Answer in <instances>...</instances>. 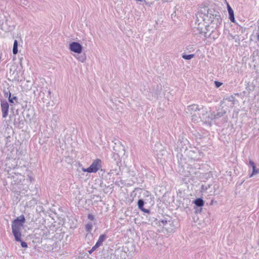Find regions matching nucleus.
Wrapping results in <instances>:
<instances>
[{
  "label": "nucleus",
  "instance_id": "obj_1",
  "mask_svg": "<svg viewBox=\"0 0 259 259\" xmlns=\"http://www.w3.org/2000/svg\"><path fill=\"white\" fill-rule=\"evenodd\" d=\"M196 21L198 24L204 22L207 24L214 23L217 26L221 24L222 19L219 13L213 9L203 8L196 14Z\"/></svg>",
  "mask_w": 259,
  "mask_h": 259
},
{
  "label": "nucleus",
  "instance_id": "obj_2",
  "mask_svg": "<svg viewBox=\"0 0 259 259\" xmlns=\"http://www.w3.org/2000/svg\"><path fill=\"white\" fill-rule=\"evenodd\" d=\"M25 222V218L23 215H21L14 220L12 223V231L15 241L20 242L22 247L27 248L28 247L27 243L21 240L22 234L21 230Z\"/></svg>",
  "mask_w": 259,
  "mask_h": 259
},
{
  "label": "nucleus",
  "instance_id": "obj_3",
  "mask_svg": "<svg viewBox=\"0 0 259 259\" xmlns=\"http://www.w3.org/2000/svg\"><path fill=\"white\" fill-rule=\"evenodd\" d=\"M186 112L190 115L192 118V120L195 121L198 120L199 118L204 119V114L207 111L203 107L199 108L198 105L193 104L187 106L186 108Z\"/></svg>",
  "mask_w": 259,
  "mask_h": 259
},
{
  "label": "nucleus",
  "instance_id": "obj_4",
  "mask_svg": "<svg viewBox=\"0 0 259 259\" xmlns=\"http://www.w3.org/2000/svg\"><path fill=\"white\" fill-rule=\"evenodd\" d=\"M102 167V161L100 159H96L92 162L88 168H82V170L83 172L89 173L96 172Z\"/></svg>",
  "mask_w": 259,
  "mask_h": 259
},
{
  "label": "nucleus",
  "instance_id": "obj_5",
  "mask_svg": "<svg viewBox=\"0 0 259 259\" xmlns=\"http://www.w3.org/2000/svg\"><path fill=\"white\" fill-rule=\"evenodd\" d=\"M69 49L73 52L80 54L82 51V46L79 42L73 41L69 44Z\"/></svg>",
  "mask_w": 259,
  "mask_h": 259
},
{
  "label": "nucleus",
  "instance_id": "obj_6",
  "mask_svg": "<svg viewBox=\"0 0 259 259\" xmlns=\"http://www.w3.org/2000/svg\"><path fill=\"white\" fill-rule=\"evenodd\" d=\"M1 106L3 113V117L6 118L8 115L9 105L7 101L1 100Z\"/></svg>",
  "mask_w": 259,
  "mask_h": 259
},
{
  "label": "nucleus",
  "instance_id": "obj_7",
  "mask_svg": "<svg viewBox=\"0 0 259 259\" xmlns=\"http://www.w3.org/2000/svg\"><path fill=\"white\" fill-rule=\"evenodd\" d=\"M4 94L5 97L8 98L9 102H10L11 106L18 103V98L14 95H12L10 92H5Z\"/></svg>",
  "mask_w": 259,
  "mask_h": 259
},
{
  "label": "nucleus",
  "instance_id": "obj_8",
  "mask_svg": "<svg viewBox=\"0 0 259 259\" xmlns=\"http://www.w3.org/2000/svg\"><path fill=\"white\" fill-rule=\"evenodd\" d=\"M248 165L252 168V172L249 175V178L259 173V169L256 168L255 164L253 161L249 160Z\"/></svg>",
  "mask_w": 259,
  "mask_h": 259
},
{
  "label": "nucleus",
  "instance_id": "obj_9",
  "mask_svg": "<svg viewBox=\"0 0 259 259\" xmlns=\"http://www.w3.org/2000/svg\"><path fill=\"white\" fill-rule=\"evenodd\" d=\"M225 113H226V111H225L224 110L219 111V112H217V113L213 112V113H211L210 116H208V121H209V119L212 120L213 119H218V118L222 117Z\"/></svg>",
  "mask_w": 259,
  "mask_h": 259
},
{
  "label": "nucleus",
  "instance_id": "obj_10",
  "mask_svg": "<svg viewBox=\"0 0 259 259\" xmlns=\"http://www.w3.org/2000/svg\"><path fill=\"white\" fill-rule=\"evenodd\" d=\"M145 202L143 199H139L138 201V206L139 208L142 210V211L147 213H149L150 210L148 209H146L144 207Z\"/></svg>",
  "mask_w": 259,
  "mask_h": 259
},
{
  "label": "nucleus",
  "instance_id": "obj_11",
  "mask_svg": "<svg viewBox=\"0 0 259 259\" xmlns=\"http://www.w3.org/2000/svg\"><path fill=\"white\" fill-rule=\"evenodd\" d=\"M106 238V235L105 234L101 235L99 236V239L97 241L96 243L95 244V245L98 247H100L102 244V243L105 241Z\"/></svg>",
  "mask_w": 259,
  "mask_h": 259
},
{
  "label": "nucleus",
  "instance_id": "obj_12",
  "mask_svg": "<svg viewBox=\"0 0 259 259\" xmlns=\"http://www.w3.org/2000/svg\"><path fill=\"white\" fill-rule=\"evenodd\" d=\"M93 228V224L91 222H89L85 225V230L88 232V234H91Z\"/></svg>",
  "mask_w": 259,
  "mask_h": 259
},
{
  "label": "nucleus",
  "instance_id": "obj_13",
  "mask_svg": "<svg viewBox=\"0 0 259 259\" xmlns=\"http://www.w3.org/2000/svg\"><path fill=\"white\" fill-rule=\"evenodd\" d=\"M194 204L199 207H201L204 205V201L202 198H198L194 200Z\"/></svg>",
  "mask_w": 259,
  "mask_h": 259
},
{
  "label": "nucleus",
  "instance_id": "obj_14",
  "mask_svg": "<svg viewBox=\"0 0 259 259\" xmlns=\"http://www.w3.org/2000/svg\"><path fill=\"white\" fill-rule=\"evenodd\" d=\"M13 53L16 55L18 53V42L17 40H15L13 44Z\"/></svg>",
  "mask_w": 259,
  "mask_h": 259
},
{
  "label": "nucleus",
  "instance_id": "obj_15",
  "mask_svg": "<svg viewBox=\"0 0 259 259\" xmlns=\"http://www.w3.org/2000/svg\"><path fill=\"white\" fill-rule=\"evenodd\" d=\"M195 56V55L194 54H189V55H186V54H183L182 56V57L185 59V60H190L191 59H192L193 58H194Z\"/></svg>",
  "mask_w": 259,
  "mask_h": 259
},
{
  "label": "nucleus",
  "instance_id": "obj_16",
  "mask_svg": "<svg viewBox=\"0 0 259 259\" xmlns=\"http://www.w3.org/2000/svg\"><path fill=\"white\" fill-rule=\"evenodd\" d=\"M229 16V19L230 21L232 22H235V17L234 15V12L233 10H229V12H228Z\"/></svg>",
  "mask_w": 259,
  "mask_h": 259
},
{
  "label": "nucleus",
  "instance_id": "obj_17",
  "mask_svg": "<svg viewBox=\"0 0 259 259\" xmlns=\"http://www.w3.org/2000/svg\"><path fill=\"white\" fill-rule=\"evenodd\" d=\"M77 59L81 62H84L86 60V56L84 54L79 55Z\"/></svg>",
  "mask_w": 259,
  "mask_h": 259
},
{
  "label": "nucleus",
  "instance_id": "obj_18",
  "mask_svg": "<svg viewBox=\"0 0 259 259\" xmlns=\"http://www.w3.org/2000/svg\"><path fill=\"white\" fill-rule=\"evenodd\" d=\"M210 185H202L201 189L202 191H206L209 188H210Z\"/></svg>",
  "mask_w": 259,
  "mask_h": 259
},
{
  "label": "nucleus",
  "instance_id": "obj_19",
  "mask_svg": "<svg viewBox=\"0 0 259 259\" xmlns=\"http://www.w3.org/2000/svg\"><path fill=\"white\" fill-rule=\"evenodd\" d=\"M98 247L95 245L92 247V248L89 251V254H92L95 250H96Z\"/></svg>",
  "mask_w": 259,
  "mask_h": 259
},
{
  "label": "nucleus",
  "instance_id": "obj_20",
  "mask_svg": "<svg viewBox=\"0 0 259 259\" xmlns=\"http://www.w3.org/2000/svg\"><path fill=\"white\" fill-rule=\"evenodd\" d=\"M214 84H215V86L217 88H218L220 87L222 85V83L220 82V81H214Z\"/></svg>",
  "mask_w": 259,
  "mask_h": 259
},
{
  "label": "nucleus",
  "instance_id": "obj_21",
  "mask_svg": "<svg viewBox=\"0 0 259 259\" xmlns=\"http://www.w3.org/2000/svg\"><path fill=\"white\" fill-rule=\"evenodd\" d=\"M88 218L91 220V221H94L95 220V217L92 214H91V213H89L88 215Z\"/></svg>",
  "mask_w": 259,
  "mask_h": 259
},
{
  "label": "nucleus",
  "instance_id": "obj_22",
  "mask_svg": "<svg viewBox=\"0 0 259 259\" xmlns=\"http://www.w3.org/2000/svg\"><path fill=\"white\" fill-rule=\"evenodd\" d=\"M160 222L163 226H165L167 224L168 222H169V221H168L166 220H162Z\"/></svg>",
  "mask_w": 259,
  "mask_h": 259
},
{
  "label": "nucleus",
  "instance_id": "obj_23",
  "mask_svg": "<svg viewBox=\"0 0 259 259\" xmlns=\"http://www.w3.org/2000/svg\"><path fill=\"white\" fill-rule=\"evenodd\" d=\"M229 10H233L231 8V7L229 5H228V11L229 12Z\"/></svg>",
  "mask_w": 259,
  "mask_h": 259
},
{
  "label": "nucleus",
  "instance_id": "obj_24",
  "mask_svg": "<svg viewBox=\"0 0 259 259\" xmlns=\"http://www.w3.org/2000/svg\"><path fill=\"white\" fill-rule=\"evenodd\" d=\"M3 23V19L0 17V25Z\"/></svg>",
  "mask_w": 259,
  "mask_h": 259
},
{
  "label": "nucleus",
  "instance_id": "obj_25",
  "mask_svg": "<svg viewBox=\"0 0 259 259\" xmlns=\"http://www.w3.org/2000/svg\"><path fill=\"white\" fill-rule=\"evenodd\" d=\"M257 39L259 40V32L257 34Z\"/></svg>",
  "mask_w": 259,
  "mask_h": 259
}]
</instances>
